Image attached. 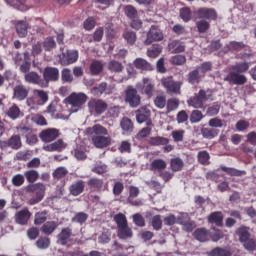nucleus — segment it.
<instances>
[{
	"label": "nucleus",
	"instance_id": "nucleus-1",
	"mask_svg": "<svg viewBox=\"0 0 256 256\" xmlns=\"http://www.w3.org/2000/svg\"><path fill=\"white\" fill-rule=\"evenodd\" d=\"M249 67V62H237L229 68L228 74L223 78V81L230 85H245L247 83V76L243 73H247Z\"/></svg>",
	"mask_w": 256,
	"mask_h": 256
},
{
	"label": "nucleus",
	"instance_id": "nucleus-2",
	"mask_svg": "<svg viewBox=\"0 0 256 256\" xmlns=\"http://www.w3.org/2000/svg\"><path fill=\"white\" fill-rule=\"evenodd\" d=\"M86 135L91 137L92 143L97 149H105V147L111 145V138L107 136L109 135V131L101 124L88 127L86 129Z\"/></svg>",
	"mask_w": 256,
	"mask_h": 256
},
{
	"label": "nucleus",
	"instance_id": "nucleus-3",
	"mask_svg": "<svg viewBox=\"0 0 256 256\" xmlns=\"http://www.w3.org/2000/svg\"><path fill=\"white\" fill-rule=\"evenodd\" d=\"M114 221L117 226V237L122 240L131 239L133 237V229L129 227L127 216L123 213L114 215Z\"/></svg>",
	"mask_w": 256,
	"mask_h": 256
},
{
	"label": "nucleus",
	"instance_id": "nucleus-4",
	"mask_svg": "<svg viewBox=\"0 0 256 256\" xmlns=\"http://www.w3.org/2000/svg\"><path fill=\"white\" fill-rule=\"evenodd\" d=\"M235 233L246 251L256 250V240L251 238L249 227L242 225L236 229Z\"/></svg>",
	"mask_w": 256,
	"mask_h": 256
},
{
	"label": "nucleus",
	"instance_id": "nucleus-5",
	"mask_svg": "<svg viewBox=\"0 0 256 256\" xmlns=\"http://www.w3.org/2000/svg\"><path fill=\"white\" fill-rule=\"evenodd\" d=\"M167 169V162L161 158L152 160L149 166V170L152 173H158V176L163 179L164 183H169L173 179V173L165 170Z\"/></svg>",
	"mask_w": 256,
	"mask_h": 256
},
{
	"label": "nucleus",
	"instance_id": "nucleus-6",
	"mask_svg": "<svg viewBox=\"0 0 256 256\" xmlns=\"http://www.w3.org/2000/svg\"><path fill=\"white\" fill-rule=\"evenodd\" d=\"M161 83L168 95H181V87H183V81H175L173 80V76H168L162 78Z\"/></svg>",
	"mask_w": 256,
	"mask_h": 256
},
{
	"label": "nucleus",
	"instance_id": "nucleus-7",
	"mask_svg": "<svg viewBox=\"0 0 256 256\" xmlns=\"http://www.w3.org/2000/svg\"><path fill=\"white\" fill-rule=\"evenodd\" d=\"M49 101V94L44 90L35 89L33 96L27 99L28 107L35 109V107L43 106Z\"/></svg>",
	"mask_w": 256,
	"mask_h": 256
},
{
	"label": "nucleus",
	"instance_id": "nucleus-8",
	"mask_svg": "<svg viewBox=\"0 0 256 256\" xmlns=\"http://www.w3.org/2000/svg\"><path fill=\"white\" fill-rule=\"evenodd\" d=\"M107 102L103 99L92 98L88 102V110L90 115H94V117H99V115H103L107 111Z\"/></svg>",
	"mask_w": 256,
	"mask_h": 256
},
{
	"label": "nucleus",
	"instance_id": "nucleus-9",
	"mask_svg": "<svg viewBox=\"0 0 256 256\" xmlns=\"http://www.w3.org/2000/svg\"><path fill=\"white\" fill-rule=\"evenodd\" d=\"M88 97L85 93H75L73 92L67 97V102L71 105V109L73 113H77L81 107H83L84 103H87Z\"/></svg>",
	"mask_w": 256,
	"mask_h": 256
},
{
	"label": "nucleus",
	"instance_id": "nucleus-10",
	"mask_svg": "<svg viewBox=\"0 0 256 256\" xmlns=\"http://www.w3.org/2000/svg\"><path fill=\"white\" fill-rule=\"evenodd\" d=\"M45 184L39 182L36 184H31L27 187V191L29 193H35V197L30 200V205H36V203H40L43 201V197H45Z\"/></svg>",
	"mask_w": 256,
	"mask_h": 256
},
{
	"label": "nucleus",
	"instance_id": "nucleus-11",
	"mask_svg": "<svg viewBox=\"0 0 256 256\" xmlns=\"http://www.w3.org/2000/svg\"><path fill=\"white\" fill-rule=\"evenodd\" d=\"M194 15L202 21H217L219 15L215 8L200 7L194 11Z\"/></svg>",
	"mask_w": 256,
	"mask_h": 256
},
{
	"label": "nucleus",
	"instance_id": "nucleus-12",
	"mask_svg": "<svg viewBox=\"0 0 256 256\" xmlns=\"http://www.w3.org/2000/svg\"><path fill=\"white\" fill-rule=\"evenodd\" d=\"M18 133L21 137H25L27 145H37L39 138L35 134L32 127L29 126H19L17 127Z\"/></svg>",
	"mask_w": 256,
	"mask_h": 256
},
{
	"label": "nucleus",
	"instance_id": "nucleus-13",
	"mask_svg": "<svg viewBox=\"0 0 256 256\" xmlns=\"http://www.w3.org/2000/svg\"><path fill=\"white\" fill-rule=\"evenodd\" d=\"M125 103H128L133 109L141 105V95L137 92V89L129 86L125 91Z\"/></svg>",
	"mask_w": 256,
	"mask_h": 256
},
{
	"label": "nucleus",
	"instance_id": "nucleus-14",
	"mask_svg": "<svg viewBox=\"0 0 256 256\" xmlns=\"http://www.w3.org/2000/svg\"><path fill=\"white\" fill-rule=\"evenodd\" d=\"M79 59V52L76 50H66L59 55V63L63 67H67V65H73V63H77Z\"/></svg>",
	"mask_w": 256,
	"mask_h": 256
},
{
	"label": "nucleus",
	"instance_id": "nucleus-15",
	"mask_svg": "<svg viewBox=\"0 0 256 256\" xmlns=\"http://www.w3.org/2000/svg\"><path fill=\"white\" fill-rule=\"evenodd\" d=\"M163 38V31L159 29V26L152 25L147 32L144 45H151L152 43H155V41H163Z\"/></svg>",
	"mask_w": 256,
	"mask_h": 256
},
{
	"label": "nucleus",
	"instance_id": "nucleus-16",
	"mask_svg": "<svg viewBox=\"0 0 256 256\" xmlns=\"http://www.w3.org/2000/svg\"><path fill=\"white\" fill-rule=\"evenodd\" d=\"M207 99V92L201 89L197 94L189 98L187 104L189 107H194V109H203V103H205Z\"/></svg>",
	"mask_w": 256,
	"mask_h": 256
},
{
	"label": "nucleus",
	"instance_id": "nucleus-17",
	"mask_svg": "<svg viewBox=\"0 0 256 256\" xmlns=\"http://www.w3.org/2000/svg\"><path fill=\"white\" fill-rule=\"evenodd\" d=\"M44 87H48L49 83L59 81V68L47 66L44 68L43 79Z\"/></svg>",
	"mask_w": 256,
	"mask_h": 256
},
{
	"label": "nucleus",
	"instance_id": "nucleus-18",
	"mask_svg": "<svg viewBox=\"0 0 256 256\" xmlns=\"http://www.w3.org/2000/svg\"><path fill=\"white\" fill-rule=\"evenodd\" d=\"M61 133L57 128H47L39 133V138L43 143H53Z\"/></svg>",
	"mask_w": 256,
	"mask_h": 256
},
{
	"label": "nucleus",
	"instance_id": "nucleus-19",
	"mask_svg": "<svg viewBox=\"0 0 256 256\" xmlns=\"http://www.w3.org/2000/svg\"><path fill=\"white\" fill-rule=\"evenodd\" d=\"M141 93L145 95L147 99H151L155 95V84L149 78H143L142 80Z\"/></svg>",
	"mask_w": 256,
	"mask_h": 256
},
{
	"label": "nucleus",
	"instance_id": "nucleus-20",
	"mask_svg": "<svg viewBox=\"0 0 256 256\" xmlns=\"http://www.w3.org/2000/svg\"><path fill=\"white\" fill-rule=\"evenodd\" d=\"M85 192V181L76 180L69 186V193L72 197H79Z\"/></svg>",
	"mask_w": 256,
	"mask_h": 256
},
{
	"label": "nucleus",
	"instance_id": "nucleus-21",
	"mask_svg": "<svg viewBox=\"0 0 256 256\" xmlns=\"http://www.w3.org/2000/svg\"><path fill=\"white\" fill-rule=\"evenodd\" d=\"M28 96H29V89H27L25 85L19 84L14 87L13 99H16V101H25V99H27Z\"/></svg>",
	"mask_w": 256,
	"mask_h": 256
},
{
	"label": "nucleus",
	"instance_id": "nucleus-22",
	"mask_svg": "<svg viewBox=\"0 0 256 256\" xmlns=\"http://www.w3.org/2000/svg\"><path fill=\"white\" fill-rule=\"evenodd\" d=\"M136 197H139V188L135 186H130L128 203L133 207H141V205H143V201H141V199L135 200Z\"/></svg>",
	"mask_w": 256,
	"mask_h": 256
},
{
	"label": "nucleus",
	"instance_id": "nucleus-23",
	"mask_svg": "<svg viewBox=\"0 0 256 256\" xmlns=\"http://www.w3.org/2000/svg\"><path fill=\"white\" fill-rule=\"evenodd\" d=\"M26 83H31L32 85H39L40 87H45V81L39 76L37 72H29L24 75Z\"/></svg>",
	"mask_w": 256,
	"mask_h": 256
},
{
	"label": "nucleus",
	"instance_id": "nucleus-24",
	"mask_svg": "<svg viewBox=\"0 0 256 256\" xmlns=\"http://www.w3.org/2000/svg\"><path fill=\"white\" fill-rule=\"evenodd\" d=\"M29 219H31V213L27 208L18 211L15 215V221L18 225H27V223H29Z\"/></svg>",
	"mask_w": 256,
	"mask_h": 256
},
{
	"label": "nucleus",
	"instance_id": "nucleus-25",
	"mask_svg": "<svg viewBox=\"0 0 256 256\" xmlns=\"http://www.w3.org/2000/svg\"><path fill=\"white\" fill-rule=\"evenodd\" d=\"M104 68H105V65L103 64L102 61L94 60L90 64L89 71L93 77H97V75H101V73H103Z\"/></svg>",
	"mask_w": 256,
	"mask_h": 256
},
{
	"label": "nucleus",
	"instance_id": "nucleus-26",
	"mask_svg": "<svg viewBox=\"0 0 256 256\" xmlns=\"http://www.w3.org/2000/svg\"><path fill=\"white\" fill-rule=\"evenodd\" d=\"M133 65L140 71H153V65L143 58H136Z\"/></svg>",
	"mask_w": 256,
	"mask_h": 256
},
{
	"label": "nucleus",
	"instance_id": "nucleus-27",
	"mask_svg": "<svg viewBox=\"0 0 256 256\" xmlns=\"http://www.w3.org/2000/svg\"><path fill=\"white\" fill-rule=\"evenodd\" d=\"M208 223H214L217 227H223V212H212L208 216Z\"/></svg>",
	"mask_w": 256,
	"mask_h": 256
},
{
	"label": "nucleus",
	"instance_id": "nucleus-28",
	"mask_svg": "<svg viewBox=\"0 0 256 256\" xmlns=\"http://www.w3.org/2000/svg\"><path fill=\"white\" fill-rule=\"evenodd\" d=\"M194 238L197 241H200L201 243H205V241H209V230H207L206 228H198L194 231Z\"/></svg>",
	"mask_w": 256,
	"mask_h": 256
},
{
	"label": "nucleus",
	"instance_id": "nucleus-29",
	"mask_svg": "<svg viewBox=\"0 0 256 256\" xmlns=\"http://www.w3.org/2000/svg\"><path fill=\"white\" fill-rule=\"evenodd\" d=\"M183 167H185V162L180 157H175L170 159V169L173 173H179V171H183Z\"/></svg>",
	"mask_w": 256,
	"mask_h": 256
},
{
	"label": "nucleus",
	"instance_id": "nucleus-30",
	"mask_svg": "<svg viewBox=\"0 0 256 256\" xmlns=\"http://www.w3.org/2000/svg\"><path fill=\"white\" fill-rule=\"evenodd\" d=\"M8 147H10V149H13L14 151H18V149H21V147H23L21 136L17 134L12 135L8 139Z\"/></svg>",
	"mask_w": 256,
	"mask_h": 256
},
{
	"label": "nucleus",
	"instance_id": "nucleus-31",
	"mask_svg": "<svg viewBox=\"0 0 256 256\" xmlns=\"http://www.w3.org/2000/svg\"><path fill=\"white\" fill-rule=\"evenodd\" d=\"M16 33L19 37H27V30L29 29V23L25 20H20L15 24Z\"/></svg>",
	"mask_w": 256,
	"mask_h": 256
},
{
	"label": "nucleus",
	"instance_id": "nucleus-32",
	"mask_svg": "<svg viewBox=\"0 0 256 256\" xmlns=\"http://www.w3.org/2000/svg\"><path fill=\"white\" fill-rule=\"evenodd\" d=\"M57 227H59V224H57V222H55V221H47L46 223H44L42 225L40 231L42 233H44V235H51L52 233L55 232Z\"/></svg>",
	"mask_w": 256,
	"mask_h": 256
},
{
	"label": "nucleus",
	"instance_id": "nucleus-33",
	"mask_svg": "<svg viewBox=\"0 0 256 256\" xmlns=\"http://www.w3.org/2000/svg\"><path fill=\"white\" fill-rule=\"evenodd\" d=\"M73 235V230L70 227L63 228L58 234V241L61 245H65L69 238Z\"/></svg>",
	"mask_w": 256,
	"mask_h": 256
},
{
	"label": "nucleus",
	"instance_id": "nucleus-34",
	"mask_svg": "<svg viewBox=\"0 0 256 256\" xmlns=\"http://www.w3.org/2000/svg\"><path fill=\"white\" fill-rule=\"evenodd\" d=\"M168 47L173 53H185V43L179 40H173L168 44Z\"/></svg>",
	"mask_w": 256,
	"mask_h": 256
},
{
	"label": "nucleus",
	"instance_id": "nucleus-35",
	"mask_svg": "<svg viewBox=\"0 0 256 256\" xmlns=\"http://www.w3.org/2000/svg\"><path fill=\"white\" fill-rule=\"evenodd\" d=\"M151 117V110L147 108H142L136 113L137 123H145V121H149Z\"/></svg>",
	"mask_w": 256,
	"mask_h": 256
},
{
	"label": "nucleus",
	"instance_id": "nucleus-36",
	"mask_svg": "<svg viewBox=\"0 0 256 256\" xmlns=\"http://www.w3.org/2000/svg\"><path fill=\"white\" fill-rule=\"evenodd\" d=\"M187 81L190 85H199L201 83V74H199V69L192 70L187 75Z\"/></svg>",
	"mask_w": 256,
	"mask_h": 256
},
{
	"label": "nucleus",
	"instance_id": "nucleus-37",
	"mask_svg": "<svg viewBox=\"0 0 256 256\" xmlns=\"http://www.w3.org/2000/svg\"><path fill=\"white\" fill-rule=\"evenodd\" d=\"M220 169L227 175H230V177H243V175H247V172L244 170H237L226 166H221Z\"/></svg>",
	"mask_w": 256,
	"mask_h": 256
},
{
	"label": "nucleus",
	"instance_id": "nucleus-38",
	"mask_svg": "<svg viewBox=\"0 0 256 256\" xmlns=\"http://www.w3.org/2000/svg\"><path fill=\"white\" fill-rule=\"evenodd\" d=\"M87 185H88V187L95 189V191L101 192V191H103L104 182H103V179L90 178L87 181Z\"/></svg>",
	"mask_w": 256,
	"mask_h": 256
},
{
	"label": "nucleus",
	"instance_id": "nucleus-39",
	"mask_svg": "<svg viewBox=\"0 0 256 256\" xmlns=\"http://www.w3.org/2000/svg\"><path fill=\"white\" fill-rule=\"evenodd\" d=\"M120 127L125 133H133V121L127 117L122 118L120 122Z\"/></svg>",
	"mask_w": 256,
	"mask_h": 256
},
{
	"label": "nucleus",
	"instance_id": "nucleus-40",
	"mask_svg": "<svg viewBox=\"0 0 256 256\" xmlns=\"http://www.w3.org/2000/svg\"><path fill=\"white\" fill-rule=\"evenodd\" d=\"M24 177L26 178V181L33 185V183L39 180V172L33 169L27 170L24 172Z\"/></svg>",
	"mask_w": 256,
	"mask_h": 256
},
{
	"label": "nucleus",
	"instance_id": "nucleus-41",
	"mask_svg": "<svg viewBox=\"0 0 256 256\" xmlns=\"http://www.w3.org/2000/svg\"><path fill=\"white\" fill-rule=\"evenodd\" d=\"M108 71L111 73H121L123 71V64L116 60L108 62Z\"/></svg>",
	"mask_w": 256,
	"mask_h": 256
},
{
	"label": "nucleus",
	"instance_id": "nucleus-42",
	"mask_svg": "<svg viewBox=\"0 0 256 256\" xmlns=\"http://www.w3.org/2000/svg\"><path fill=\"white\" fill-rule=\"evenodd\" d=\"M65 147H67V145H65V142L63 141V139H58L52 144H49L46 147V149L47 151H61L62 149H65Z\"/></svg>",
	"mask_w": 256,
	"mask_h": 256
},
{
	"label": "nucleus",
	"instance_id": "nucleus-43",
	"mask_svg": "<svg viewBox=\"0 0 256 256\" xmlns=\"http://www.w3.org/2000/svg\"><path fill=\"white\" fill-rule=\"evenodd\" d=\"M27 0H6V3H8V5H11L12 7H14L15 9H17L18 11H27V6H25V2Z\"/></svg>",
	"mask_w": 256,
	"mask_h": 256
},
{
	"label": "nucleus",
	"instance_id": "nucleus-44",
	"mask_svg": "<svg viewBox=\"0 0 256 256\" xmlns=\"http://www.w3.org/2000/svg\"><path fill=\"white\" fill-rule=\"evenodd\" d=\"M150 145L154 147H159L161 145H169V139L161 136L151 137Z\"/></svg>",
	"mask_w": 256,
	"mask_h": 256
},
{
	"label": "nucleus",
	"instance_id": "nucleus-45",
	"mask_svg": "<svg viewBox=\"0 0 256 256\" xmlns=\"http://www.w3.org/2000/svg\"><path fill=\"white\" fill-rule=\"evenodd\" d=\"M123 37L129 45H135V41H137V33L132 30H125Z\"/></svg>",
	"mask_w": 256,
	"mask_h": 256
},
{
	"label": "nucleus",
	"instance_id": "nucleus-46",
	"mask_svg": "<svg viewBox=\"0 0 256 256\" xmlns=\"http://www.w3.org/2000/svg\"><path fill=\"white\" fill-rule=\"evenodd\" d=\"M6 115H8V117L13 120L19 119V116L21 115V109L19 106H17V104H14L8 109Z\"/></svg>",
	"mask_w": 256,
	"mask_h": 256
},
{
	"label": "nucleus",
	"instance_id": "nucleus-47",
	"mask_svg": "<svg viewBox=\"0 0 256 256\" xmlns=\"http://www.w3.org/2000/svg\"><path fill=\"white\" fill-rule=\"evenodd\" d=\"M197 159L200 165H209V159H211V156L209 155V152H207V150H203L198 152Z\"/></svg>",
	"mask_w": 256,
	"mask_h": 256
},
{
	"label": "nucleus",
	"instance_id": "nucleus-48",
	"mask_svg": "<svg viewBox=\"0 0 256 256\" xmlns=\"http://www.w3.org/2000/svg\"><path fill=\"white\" fill-rule=\"evenodd\" d=\"M163 48L159 45H153L151 48L147 50V57L151 59H156L158 55H161Z\"/></svg>",
	"mask_w": 256,
	"mask_h": 256
},
{
	"label": "nucleus",
	"instance_id": "nucleus-49",
	"mask_svg": "<svg viewBox=\"0 0 256 256\" xmlns=\"http://www.w3.org/2000/svg\"><path fill=\"white\" fill-rule=\"evenodd\" d=\"M151 225L154 231H161L163 229V220L161 219V215H155L151 219Z\"/></svg>",
	"mask_w": 256,
	"mask_h": 256
},
{
	"label": "nucleus",
	"instance_id": "nucleus-50",
	"mask_svg": "<svg viewBox=\"0 0 256 256\" xmlns=\"http://www.w3.org/2000/svg\"><path fill=\"white\" fill-rule=\"evenodd\" d=\"M198 33H207L211 29V24L207 20H200L196 22Z\"/></svg>",
	"mask_w": 256,
	"mask_h": 256
},
{
	"label": "nucleus",
	"instance_id": "nucleus-51",
	"mask_svg": "<svg viewBox=\"0 0 256 256\" xmlns=\"http://www.w3.org/2000/svg\"><path fill=\"white\" fill-rule=\"evenodd\" d=\"M166 109L168 113H171V111H175L176 109H179V99L177 98H170L166 102Z\"/></svg>",
	"mask_w": 256,
	"mask_h": 256
},
{
	"label": "nucleus",
	"instance_id": "nucleus-52",
	"mask_svg": "<svg viewBox=\"0 0 256 256\" xmlns=\"http://www.w3.org/2000/svg\"><path fill=\"white\" fill-rule=\"evenodd\" d=\"M154 105L157 109H165L167 105V98L165 95H158L154 98Z\"/></svg>",
	"mask_w": 256,
	"mask_h": 256
},
{
	"label": "nucleus",
	"instance_id": "nucleus-53",
	"mask_svg": "<svg viewBox=\"0 0 256 256\" xmlns=\"http://www.w3.org/2000/svg\"><path fill=\"white\" fill-rule=\"evenodd\" d=\"M61 80L63 83H73V74L69 68H64L61 71Z\"/></svg>",
	"mask_w": 256,
	"mask_h": 256
},
{
	"label": "nucleus",
	"instance_id": "nucleus-54",
	"mask_svg": "<svg viewBox=\"0 0 256 256\" xmlns=\"http://www.w3.org/2000/svg\"><path fill=\"white\" fill-rule=\"evenodd\" d=\"M89 219V215L85 212H78L76 215L71 219L72 223H80V225H83L85 221Z\"/></svg>",
	"mask_w": 256,
	"mask_h": 256
},
{
	"label": "nucleus",
	"instance_id": "nucleus-55",
	"mask_svg": "<svg viewBox=\"0 0 256 256\" xmlns=\"http://www.w3.org/2000/svg\"><path fill=\"white\" fill-rule=\"evenodd\" d=\"M210 256H231V251L225 248L216 247L210 251Z\"/></svg>",
	"mask_w": 256,
	"mask_h": 256
},
{
	"label": "nucleus",
	"instance_id": "nucleus-56",
	"mask_svg": "<svg viewBox=\"0 0 256 256\" xmlns=\"http://www.w3.org/2000/svg\"><path fill=\"white\" fill-rule=\"evenodd\" d=\"M57 47V43L53 37H47L43 42V48L45 51H51Z\"/></svg>",
	"mask_w": 256,
	"mask_h": 256
},
{
	"label": "nucleus",
	"instance_id": "nucleus-57",
	"mask_svg": "<svg viewBox=\"0 0 256 256\" xmlns=\"http://www.w3.org/2000/svg\"><path fill=\"white\" fill-rule=\"evenodd\" d=\"M201 133L205 139H214L218 135L217 130L213 128H202Z\"/></svg>",
	"mask_w": 256,
	"mask_h": 256
},
{
	"label": "nucleus",
	"instance_id": "nucleus-58",
	"mask_svg": "<svg viewBox=\"0 0 256 256\" xmlns=\"http://www.w3.org/2000/svg\"><path fill=\"white\" fill-rule=\"evenodd\" d=\"M68 173H69V171L67 170V168L58 167L54 170L52 175L55 179L59 180V179H63V177H67Z\"/></svg>",
	"mask_w": 256,
	"mask_h": 256
},
{
	"label": "nucleus",
	"instance_id": "nucleus-59",
	"mask_svg": "<svg viewBox=\"0 0 256 256\" xmlns=\"http://www.w3.org/2000/svg\"><path fill=\"white\" fill-rule=\"evenodd\" d=\"M125 190V185L121 181H117L114 183L113 188H112V193L115 197H119L121 193Z\"/></svg>",
	"mask_w": 256,
	"mask_h": 256
},
{
	"label": "nucleus",
	"instance_id": "nucleus-60",
	"mask_svg": "<svg viewBox=\"0 0 256 256\" xmlns=\"http://www.w3.org/2000/svg\"><path fill=\"white\" fill-rule=\"evenodd\" d=\"M31 121L32 123H35V125H39L40 127H46L47 125V119H45V117L40 114L32 116Z\"/></svg>",
	"mask_w": 256,
	"mask_h": 256
},
{
	"label": "nucleus",
	"instance_id": "nucleus-61",
	"mask_svg": "<svg viewBox=\"0 0 256 256\" xmlns=\"http://www.w3.org/2000/svg\"><path fill=\"white\" fill-rule=\"evenodd\" d=\"M180 19L184 21V23H189V20L191 19V8L184 7L180 9Z\"/></svg>",
	"mask_w": 256,
	"mask_h": 256
},
{
	"label": "nucleus",
	"instance_id": "nucleus-62",
	"mask_svg": "<svg viewBox=\"0 0 256 256\" xmlns=\"http://www.w3.org/2000/svg\"><path fill=\"white\" fill-rule=\"evenodd\" d=\"M203 117V112H201V110H193L190 115V123H199Z\"/></svg>",
	"mask_w": 256,
	"mask_h": 256
},
{
	"label": "nucleus",
	"instance_id": "nucleus-63",
	"mask_svg": "<svg viewBox=\"0 0 256 256\" xmlns=\"http://www.w3.org/2000/svg\"><path fill=\"white\" fill-rule=\"evenodd\" d=\"M51 245V240L47 237H41L36 241L38 249H47Z\"/></svg>",
	"mask_w": 256,
	"mask_h": 256
},
{
	"label": "nucleus",
	"instance_id": "nucleus-64",
	"mask_svg": "<svg viewBox=\"0 0 256 256\" xmlns=\"http://www.w3.org/2000/svg\"><path fill=\"white\" fill-rule=\"evenodd\" d=\"M124 12L129 19H137V9L135 7L128 5L125 7Z\"/></svg>",
	"mask_w": 256,
	"mask_h": 256
}]
</instances>
